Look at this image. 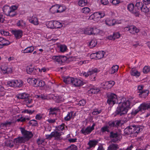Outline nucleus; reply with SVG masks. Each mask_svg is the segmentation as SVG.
I'll use <instances>...</instances> for the list:
<instances>
[{
    "label": "nucleus",
    "instance_id": "f257e3e1",
    "mask_svg": "<svg viewBox=\"0 0 150 150\" xmlns=\"http://www.w3.org/2000/svg\"><path fill=\"white\" fill-rule=\"evenodd\" d=\"M119 104V105L115 112L116 115L120 116L127 114L128 110L131 108L130 105L132 106L135 104L133 98H130L128 99L123 98Z\"/></svg>",
    "mask_w": 150,
    "mask_h": 150
},
{
    "label": "nucleus",
    "instance_id": "f03ea898",
    "mask_svg": "<svg viewBox=\"0 0 150 150\" xmlns=\"http://www.w3.org/2000/svg\"><path fill=\"white\" fill-rule=\"evenodd\" d=\"M18 6L16 5H12L9 6L8 5L4 6L2 10L4 14L7 16L13 17L16 16L17 15L16 10L17 9Z\"/></svg>",
    "mask_w": 150,
    "mask_h": 150
},
{
    "label": "nucleus",
    "instance_id": "7ed1b4c3",
    "mask_svg": "<svg viewBox=\"0 0 150 150\" xmlns=\"http://www.w3.org/2000/svg\"><path fill=\"white\" fill-rule=\"evenodd\" d=\"M47 26L50 29L59 28L62 26V23L57 21H51L48 22Z\"/></svg>",
    "mask_w": 150,
    "mask_h": 150
},
{
    "label": "nucleus",
    "instance_id": "20e7f679",
    "mask_svg": "<svg viewBox=\"0 0 150 150\" xmlns=\"http://www.w3.org/2000/svg\"><path fill=\"white\" fill-rule=\"evenodd\" d=\"M107 103L110 106H112L116 103L117 100V95L113 93H111L108 96Z\"/></svg>",
    "mask_w": 150,
    "mask_h": 150
},
{
    "label": "nucleus",
    "instance_id": "39448f33",
    "mask_svg": "<svg viewBox=\"0 0 150 150\" xmlns=\"http://www.w3.org/2000/svg\"><path fill=\"white\" fill-rule=\"evenodd\" d=\"M96 125L95 123H93L92 126L91 127L90 126H88L86 128H82L81 131L80 132L81 133L86 135L90 134L91 132L94 129V127Z\"/></svg>",
    "mask_w": 150,
    "mask_h": 150
},
{
    "label": "nucleus",
    "instance_id": "423d86ee",
    "mask_svg": "<svg viewBox=\"0 0 150 150\" xmlns=\"http://www.w3.org/2000/svg\"><path fill=\"white\" fill-rule=\"evenodd\" d=\"M121 125V120H117L113 121H110L108 123L107 125L109 129H110L113 127L118 128Z\"/></svg>",
    "mask_w": 150,
    "mask_h": 150
},
{
    "label": "nucleus",
    "instance_id": "0eeeda50",
    "mask_svg": "<svg viewBox=\"0 0 150 150\" xmlns=\"http://www.w3.org/2000/svg\"><path fill=\"white\" fill-rule=\"evenodd\" d=\"M21 130L23 135V137L25 138L26 141L31 138L33 136V134L31 132L25 130L24 128H21Z\"/></svg>",
    "mask_w": 150,
    "mask_h": 150
},
{
    "label": "nucleus",
    "instance_id": "6e6552de",
    "mask_svg": "<svg viewBox=\"0 0 150 150\" xmlns=\"http://www.w3.org/2000/svg\"><path fill=\"white\" fill-rule=\"evenodd\" d=\"M52 59L54 61L61 64L64 63L67 60V57L62 56H54L52 57Z\"/></svg>",
    "mask_w": 150,
    "mask_h": 150
},
{
    "label": "nucleus",
    "instance_id": "1a4fd4ad",
    "mask_svg": "<svg viewBox=\"0 0 150 150\" xmlns=\"http://www.w3.org/2000/svg\"><path fill=\"white\" fill-rule=\"evenodd\" d=\"M11 33L14 35L16 39H19L21 38L23 35V31L21 30H12Z\"/></svg>",
    "mask_w": 150,
    "mask_h": 150
},
{
    "label": "nucleus",
    "instance_id": "9d476101",
    "mask_svg": "<svg viewBox=\"0 0 150 150\" xmlns=\"http://www.w3.org/2000/svg\"><path fill=\"white\" fill-rule=\"evenodd\" d=\"M139 107L141 110V112L148 109L150 111V101L144 102Z\"/></svg>",
    "mask_w": 150,
    "mask_h": 150
},
{
    "label": "nucleus",
    "instance_id": "9b49d317",
    "mask_svg": "<svg viewBox=\"0 0 150 150\" xmlns=\"http://www.w3.org/2000/svg\"><path fill=\"white\" fill-rule=\"evenodd\" d=\"M29 22L35 25L39 24V21L38 17L35 15H33L29 17L28 19Z\"/></svg>",
    "mask_w": 150,
    "mask_h": 150
},
{
    "label": "nucleus",
    "instance_id": "f8f14e48",
    "mask_svg": "<svg viewBox=\"0 0 150 150\" xmlns=\"http://www.w3.org/2000/svg\"><path fill=\"white\" fill-rule=\"evenodd\" d=\"M119 134L118 132H115L113 131L110 132L109 137L110 139H113L112 140V142H116L119 140Z\"/></svg>",
    "mask_w": 150,
    "mask_h": 150
},
{
    "label": "nucleus",
    "instance_id": "ddd939ff",
    "mask_svg": "<svg viewBox=\"0 0 150 150\" xmlns=\"http://www.w3.org/2000/svg\"><path fill=\"white\" fill-rule=\"evenodd\" d=\"M26 141L25 138L22 136H19L14 139V142L16 145L19 146L22 143H25Z\"/></svg>",
    "mask_w": 150,
    "mask_h": 150
},
{
    "label": "nucleus",
    "instance_id": "4468645a",
    "mask_svg": "<svg viewBox=\"0 0 150 150\" xmlns=\"http://www.w3.org/2000/svg\"><path fill=\"white\" fill-rule=\"evenodd\" d=\"M127 9L131 13L136 14H138L137 9L134 7V5L133 4L131 3L128 4Z\"/></svg>",
    "mask_w": 150,
    "mask_h": 150
},
{
    "label": "nucleus",
    "instance_id": "2eb2a0df",
    "mask_svg": "<svg viewBox=\"0 0 150 150\" xmlns=\"http://www.w3.org/2000/svg\"><path fill=\"white\" fill-rule=\"evenodd\" d=\"M90 88L88 91V93L89 94L96 93L100 91L99 88L92 85L89 86Z\"/></svg>",
    "mask_w": 150,
    "mask_h": 150
},
{
    "label": "nucleus",
    "instance_id": "dca6fc26",
    "mask_svg": "<svg viewBox=\"0 0 150 150\" xmlns=\"http://www.w3.org/2000/svg\"><path fill=\"white\" fill-rule=\"evenodd\" d=\"M106 24L109 26L113 25L115 24H119L121 23L119 22V21H116L115 19H111L109 18H107L105 20Z\"/></svg>",
    "mask_w": 150,
    "mask_h": 150
},
{
    "label": "nucleus",
    "instance_id": "f3484780",
    "mask_svg": "<svg viewBox=\"0 0 150 150\" xmlns=\"http://www.w3.org/2000/svg\"><path fill=\"white\" fill-rule=\"evenodd\" d=\"M98 143V141L96 140H89L87 144V145H88V146L86 148L87 149L89 150L92 148H94Z\"/></svg>",
    "mask_w": 150,
    "mask_h": 150
},
{
    "label": "nucleus",
    "instance_id": "a211bd4d",
    "mask_svg": "<svg viewBox=\"0 0 150 150\" xmlns=\"http://www.w3.org/2000/svg\"><path fill=\"white\" fill-rule=\"evenodd\" d=\"M96 21L100 20V18H103L105 14L103 11H100L94 13Z\"/></svg>",
    "mask_w": 150,
    "mask_h": 150
},
{
    "label": "nucleus",
    "instance_id": "6ab92c4d",
    "mask_svg": "<svg viewBox=\"0 0 150 150\" xmlns=\"http://www.w3.org/2000/svg\"><path fill=\"white\" fill-rule=\"evenodd\" d=\"M71 84L75 86H81L83 85V82L79 79L73 78Z\"/></svg>",
    "mask_w": 150,
    "mask_h": 150
},
{
    "label": "nucleus",
    "instance_id": "aec40b11",
    "mask_svg": "<svg viewBox=\"0 0 150 150\" xmlns=\"http://www.w3.org/2000/svg\"><path fill=\"white\" fill-rule=\"evenodd\" d=\"M38 69L35 68H30L28 67L27 68L26 71L28 74L31 75H36L38 73Z\"/></svg>",
    "mask_w": 150,
    "mask_h": 150
},
{
    "label": "nucleus",
    "instance_id": "412c9836",
    "mask_svg": "<svg viewBox=\"0 0 150 150\" xmlns=\"http://www.w3.org/2000/svg\"><path fill=\"white\" fill-rule=\"evenodd\" d=\"M10 44V42L8 40L0 37V48H2L4 46L8 45Z\"/></svg>",
    "mask_w": 150,
    "mask_h": 150
},
{
    "label": "nucleus",
    "instance_id": "4be33fe9",
    "mask_svg": "<svg viewBox=\"0 0 150 150\" xmlns=\"http://www.w3.org/2000/svg\"><path fill=\"white\" fill-rule=\"evenodd\" d=\"M115 82L113 81H107L105 82L104 85V87L103 88L105 89H108L110 88L115 84Z\"/></svg>",
    "mask_w": 150,
    "mask_h": 150
},
{
    "label": "nucleus",
    "instance_id": "5701e85b",
    "mask_svg": "<svg viewBox=\"0 0 150 150\" xmlns=\"http://www.w3.org/2000/svg\"><path fill=\"white\" fill-rule=\"evenodd\" d=\"M95 69L96 70L95 72L94 73L93 72L92 73V74H91V75H89V78L91 81H94L96 80V75L97 72L99 71V70L96 68L91 69V71H93Z\"/></svg>",
    "mask_w": 150,
    "mask_h": 150
},
{
    "label": "nucleus",
    "instance_id": "b1692460",
    "mask_svg": "<svg viewBox=\"0 0 150 150\" xmlns=\"http://www.w3.org/2000/svg\"><path fill=\"white\" fill-rule=\"evenodd\" d=\"M53 137H54L55 140H60L61 139V133L55 130L52 132Z\"/></svg>",
    "mask_w": 150,
    "mask_h": 150
},
{
    "label": "nucleus",
    "instance_id": "393cba45",
    "mask_svg": "<svg viewBox=\"0 0 150 150\" xmlns=\"http://www.w3.org/2000/svg\"><path fill=\"white\" fill-rule=\"evenodd\" d=\"M105 53V52L103 51H99L96 53H93L91 56L93 55H95L96 56L97 59H100L104 57Z\"/></svg>",
    "mask_w": 150,
    "mask_h": 150
},
{
    "label": "nucleus",
    "instance_id": "a878e982",
    "mask_svg": "<svg viewBox=\"0 0 150 150\" xmlns=\"http://www.w3.org/2000/svg\"><path fill=\"white\" fill-rule=\"evenodd\" d=\"M16 25L20 28L23 29L26 26V23L23 20H20L18 21Z\"/></svg>",
    "mask_w": 150,
    "mask_h": 150
},
{
    "label": "nucleus",
    "instance_id": "bb28decb",
    "mask_svg": "<svg viewBox=\"0 0 150 150\" xmlns=\"http://www.w3.org/2000/svg\"><path fill=\"white\" fill-rule=\"evenodd\" d=\"M14 87H20L23 85V82L20 80H13Z\"/></svg>",
    "mask_w": 150,
    "mask_h": 150
},
{
    "label": "nucleus",
    "instance_id": "cd10ccee",
    "mask_svg": "<svg viewBox=\"0 0 150 150\" xmlns=\"http://www.w3.org/2000/svg\"><path fill=\"white\" fill-rule=\"evenodd\" d=\"M119 66L117 65H113L109 70V73L110 74H112L117 72L119 69Z\"/></svg>",
    "mask_w": 150,
    "mask_h": 150
},
{
    "label": "nucleus",
    "instance_id": "c85d7f7f",
    "mask_svg": "<svg viewBox=\"0 0 150 150\" xmlns=\"http://www.w3.org/2000/svg\"><path fill=\"white\" fill-rule=\"evenodd\" d=\"M139 31V30L134 25L130 26V33L133 35H135Z\"/></svg>",
    "mask_w": 150,
    "mask_h": 150
},
{
    "label": "nucleus",
    "instance_id": "c756f323",
    "mask_svg": "<svg viewBox=\"0 0 150 150\" xmlns=\"http://www.w3.org/2000/svg\"><path fill=\"white\" fill-rule=\"evenodd\" d=\"M49 115H56L57 111L58 110V108L55 107L54 108H50L49 109Z\"/></svg>",
    "mask_w": 150,
    "mask_h": 150
},
{
    "label": "nucleus",
    "instance_id": "7c9ffc66",
    "mask_svg": "<svg viewBox=\"0 0 150 150\" xmlns=\"http://www.w3.org/2000/svg\"><path fill=\"white\" fill-rule=\"evenodd\" d=\"M1 69L2 72L4 74H8L12 71V69L10 68H9L7 66H1Z\"/></svg>",
    "mask_w": 150,
    "mask_h": 150
},
{
    "label": "nucleus",
    "instance_id": "2f4dec72",
    "mask_svg": "<svg viewBox=\"0 0 150 150\" xmlns=\"http://www.w3.org/2000/svg\"><path fill=\"white\" fill-rule=\"evenodd\" d=\"M29 97V95L25 93H20L17 95V97L18 99L25 100Z\"/></svg>",
    "mask_w": 150,
    "mask_h": 150
},
{
    "label": "nucleus",
    "instance_id": "473e14b6",
    "mask_svg": "<svg viewBox=\"0 0 150 150\" xmlns=\"http://www.w3.org/2000/svg\"><path fill=\"white\" fill-rule=\"evenodd\" d=\"M130 72L132 76H135L136 77H139L140 75V72L134 68L131 69Z\"/></svg>",
    "mask_w": 150,
    "mask_h": 150
},
{
    "label": "nucleus",
    "instance_id": "72a5a7b5",
    "mask_svg": "<svg viewBox=\"0 0 150 150\" xmlns=\"http://www.w3.org/2000/svg\"><path fill=\"white\" fill-rule=\"evenodd\" d=\"M33 100L31 98L28 97L26 99H25L24 101V103L26 105L27 107L29 108H31L33 106V105H30L33 103Z\"/></svg>",
    "mask_w": 150,
    "mask_h": 150
},
{
    "label": "nucleus",
    "instance_id": "f704fd0d",
    "mask_svg": "<svg viewBox=\"0 0 150 150\" xmlns=\"http://www.w3.org/2000/svg\"><path fill=\"white\" fill-rule=\"evenodd\" d=\"M120 34L118 32L114 33L112 35H110L108 36L109 39L110 40H115V39H117L120 37Z\"/></svg>",
    "mask_w": 150,
    "mask_h": 150
},
{
    "label": "nucleus",
    "instance_id": "c9c22d12",
    "mask_svg": "<svg viewBox=\"0 0 150 150\" xmlns=\"http://www.w3.org/2000/svg\"><path fill=\"white\" fill-rule=\"evenodd\" d=\"M132 134H134V135H136L140 132V128L138 126L135 125H132Z\"/></svg>",
    "mask_w": 150,
    "mask_h": 150
},
{
    "label": "nucleus",
    "instance_id": "e433bc0d",
    "mask_svg": "<svg viewBox=\"0 0 150 150\" xmlns=\"http://www.w3.org/2000/svg\"><path fill=\"white\" fill-rule=\"evenodd\" d=\"M73 78L69 76H66L63 78V81L66 84L72 83Z\"/></svg>",
    "mask_w": 150,
    "mask_h": 150
},
{
    "label": "nucleus",
    "instance_id": "4c0bfd02",
    "mask_svg": "<svg viewBox=\"0 0 150 150\" xmlns=\"http://www.w3.org/2000/svg\"><path fill=\"white\" fill-rule=\"evenodd\" d=\"M103 31L101 30L98 29L96 27H93L92 35H101Z\"/></svg>",
    "mask_w": 150,
    "mask_h": 150
},
{
    "label": "nucleus",
    "instance_id": "58836bf2",
    "mask_svg": "<svg viewBox=\"0 0 150 150\" xmlns=\"http://www.w3.org/2000/svg\"><path fill=\"white\" fill-rule=\"evenodd\" d=\"M124 131L125 134L126 135L132 134V125L129 126L125 128Z\"/></svg>",
    "mask_w": 150,
    "mask_h": 150
},
{
    "label": "nucleus",
    "instance_id": "ea45409f",
    "mask_svg": "<svg viewBox=\"0 0 150 150\" xmlns=\"http://www.w3.org/2000/svg\"><path fill=\"white\" fill-rule=\"evenodd\" d=\"M74 112L73 111L68 112L67 116L64 117V120L67 121H69L72 118Z\"/></svg>",
    "mask_w": 150,
    "mask_h": 150
},
{
    "label": "nucleus",
    "instance_id": "a19ab883",
    "mask_svg": "<svg viewBox=\"0 0 150 150\" xmlns=\"http://www.w3.org/2000/svg\"><path fill=\"white\" fill-rule=\"evenodd\" d=\"M34 50L33 46H31L25 48L24 50L23 53H28L32 52Z\"/></svg>",
    "mask_w": 150,
    "mask_h": 150
},
{
    "label": "nucleus",
    "instance_id": "79ce46f5",
    "mask_svg": "<svg viewBox=\"0 0 150 150\" xmlns=\"http://www.w3.org/2000/svg\"><path fill=\"white\" fill-rule=\"evenodd\" d=\"M149 93V91L147 90H145L140 93L139 94V96L141 98H145L148 95Z\"/></svg>",
    "mask_w": 150,
    "mask_h": 150
},
{
    "label": "nucleus",
    "instance_id": "37998d69",
    "mask_svg": "<svg viewBox=\"0 0 150 150\" xmlns=\"http://www.w3.org/2000/svg\"><path fill=\"white\" fill-rule=\"evenodd\" d=\"M118 148V145L117 144H112L109 146L107 150H117Z\"/></svg>",
    "mask_w": 150,
    "mask_h": 150
},
{
    "label": "nucleus",
    "instance_id": "c03bdc74",
    "mask_svg": "<svg viewBox=\"0 0 150 150\" xmlns=\"http://www.w3.org/2000/svg\"><path fill=\"white\" fill-rule=\"evenodd\" d=\"M38 79L34 78L28 79H27V81L30 84L33 85L34 86H35V85H36Z\"/></svg>",
    "mask_w": 150,
    "mask_h": 150
},
{
    "label": "nucleus",
    "instance_id": "a18cd8bd",
    "mask_svg": "<svg viewBox=\"0 0 150 150\" xmlns=\"http://www.w3.org/2000/svg\"><path fill=\"white\" fill-rule=\"evenodd\" d=\"M58 5L56 4L50 8V11L52 13H57Z\"/></svg>",
    "mask_w": 150,
    "mask_h": 150
},
{
    "label": "nucleus",
    "instance_id": "49530a36",
    "mask_svg": "<svg viewBox=\"0 0 150 150\" xmlns=\"http://www.w3.org/2000/svg\"><path fill=\"white\" fill-rule=\"evenodd\" d=\"M97 44L96 40L95 39H93L91 41L89 44V46L90 48H93L95 47Z\"/></svg>",
    "mask_w": 150,
    "mask_h": 150
},
{
    "label": "nucleus",
    "instance_id": "de8ad7c7",
    "mask_svg": "<svg viewBox=\"0 0 150 150\" xmlns=\"http://www.w3.org/2000/svg\"><path fill=\"white\" fill-rule=\"evenodd\" d=\"M12 123L11 121H6L0 124L1 127H9Z\"/></svg>",
    "mask_w": 150,
    "mask_h": 150
},
{
    "label": "nucleus",
    "instance_id": "09e8293b",
    "mask_svg": "<svg viewBox=\"0 0 150 150\" xmlns=\"http://www.w3.org/2000/svg\"><path fill=\"white\" fill-rule=\"evenodd\" d=\"M93 28H86L84 31V33L88 35H92Z\"/></svg>",
    "mask_w": 150,
    "mask_h": 150
},
{
    "label": "nucleus",
    "instance_id": "8fccbe9b",
    "mask_svg": "<svg viewBox=\"0 0 150 150\" xmlns=\"http://www.w3.org/2000/svg\"><path fill=\"white\" fill-rule=\"evenodd\" d=\"M45 85V82L42 80L38 79L36 85H35V87L39 86L42 87Z\"/></svg>",
    "mask_w": 150,
    "mask_h": 150
},
{
    "label": "nucleus",
    "instance_id": "3c124183",
    "mask_svg": "<svg viewBox=\"0 0 150 150\" xmlns=\"http://www.w3.org/2000/svg\"><path fill=\"white\" fill-rule=\"evenodd\" d=\"M87 3V0H79L78 4L79 6L82 7L86 6Z\"/></svg>",
    "mask_w": 150,
    "mask_h": 150
},
{
    "label": "nucleus",
    "instance_id": "603ef678",
    "mask_svg": "<svg viewBox=\"0 0 150 150\" xmlns=\"http://www.w3.org/2000/svg\"><path fill=\"white\" fill-rule=\"evenodd\" d=\"M141 10L142 11L147 13L150 11L149 9L144 4L141 7Z\"/></svg>",
    "mask_w": 150,
    "mask_h": 150
},
{
    "label": "nucleus",
    "instance_id": "864d4df0",
    "mask_svg": "<svg viewBox=\"0 0 150 150\" xmlns=\"http://www.w3.org/2000/svg\"><path fill=\"white\" fill-rule=\"evenodd\" d=\"M67 127L65 126V125L64 123H62L60 125L56 126V129L58 131H62L65 129V127Z\"/></svg>",
    "mask_w": 150,
    "mask_h": 150
},
{
    "label": "nucleus",
    "instance_id": "5fc2aeb1",
    "mask_svg": "<svg viewBox=\"0 0 150 150\" xmlns=\"http://www.w3.org/2000/svg\"><path fill=\"white\" fill-rule=\"evenodd\" d=\"M96 71V69H95L93 71H91V70H89L87 72H84L82 73L83 76L86 77H87L88 76H89L91 74H92L93 72L95 73Z\"/></svg>",
    "mask_w": 150,
    "mask_h": 150
},
{
    "label": "nucleus",
    "instance_id": "6e6d98bb",
    "mask_svg": "<svg viewBox=\"0 0 150 150\" xmlns=\"http://www.w3.org/2000/svg\"><path fill=\"white\" fill-rule=\"evenodd\" d=\"M45 139L40 138L37 139V142L38 145L42 144L44 145L45 143Z\"/></svg>",
    "mask_w": 150,
    "mask_h": 150
},
{
    "label": "nucleus",
    "instance_id": "4d7b16f0",
    "mask_svg": "<svg viewBox=\"0 0 150 150\" xmlns=\"http://www.w3.org/2000/svg\"><path fill=\"white\" fill-rule=\"evenodd\" d=\"M91 11L89 8L87 7H85L82 8L81 11L82 13L87 14L89 13Z\"/></svg>",
    "mask_w": 150,
    "mask_h": 150
},
{
    "label": "nucleus",
    "instance_id": "13d9d810",
    "mask_svg": "<svg viewBox=\"0 0 150 150\" xmlns=\"http://www.w3.org/2000/svg\"><path fill=\"white\" fill-rule=\"evenodd\" d=\"M100 131L102 133H104L106 132H110L109 129L107 126V125H106L100 129Z\"/></svg>",
    "mask_w": 150,
    "mask_h": 150
},
{
    "label": "nucleus",
    "instance_id": "bf43d9fd",
    "mask_svg": "<svg viewBox=\"0 0 150 150\" xmlns=\"http://www.w3.org/2000/svg\"><path fill=\"white\" fill-rule=\"evenodd\" d=\"M102 110L101 109H99L98 108L95 109L92 112L93 115H97L101 113Z\"/></svg>",
    "mask_w": 150,
    "mask_h": 150
},
{
    "label": "nucleus",
    "instance_id": "052dcab7",
    "mask_svg": "<svg viewBox=\"0 0 150 150\" xmlns=\"http://www.w3.org/2000/svg\"><path fill=\"white\" fill-rule=\"evenodd\" d=\"M139 111L141 112V110L139 107L136 110H134L131 112V114L132 116H134L136 115Z\"/></svg>",
    "mask_w": 150,
    "mask_h": 150
},
{
    "label": "nucleus",
    "instance_id": "680f3d73",
    "mask_svg": "<svg viewBox=\"0 0 150 150\" xmlns=\"http://www.w3.org/2000/svg\"><path fill=\"white\" fill-rule=\"evenodd\" d=\"M38 122L37 121L35 120H32L29 122V124L30 125L32 126H36L38 125Z\"/></svg>",
    "mask_w": 150,
    "mask_h": 150
},
{
    "label": "nucleus",
    "instance_id": "e2e57ef3",
    "mask_svg": "<svg viewBox=\"0 0 150 150\" xmlns=\"http://www.w3.org/2000/svg\"><path fill=\"white\" fill-rule=\"evenodd\" d=\"M143 4L142 2H137L135 4V8L137 9L138 13V10L141 8V7Z\"/></svg>",
    "mask_w": 150,
    "mask_h": 150
},
{
    "label": "nucleus",
    "instance_id": "0e129e2a",
    "mask_svg": "<svg viewBox=\"0 0 150 150\" xmlns=\"http://www.w3.org/2000/svg\"><path fill=\"white\" fill-rule=\"evenodd\" d=\"M60 51L62 52H65L67 49V47L64 45H60L59 46Z\"/></svg>",
    "mask_w": 150,
    "mask_h": 150
},
{
    "label": "nucleus",
    "instance_id": "69168bd1",
    "mask_svg": "<svg viewBox=\"0 0 150 150\" xmlns=\"http://www.w3.org/2000/svg\"><path fill=\"white\" fill-rule=\"evenodd\" d=\"M65 9V8L62 6H59L58 5V13H61L64 11Z\"/></svg>",
    "mask_w": 150,
    "mask_h": 150
},
{
    "label": "nucleus",
    "instance_id": "338daca9",
    "mask_svg": "<svg viewBox=\"0 0 150 150\" xmlns=\"http://www.w3.org/2000/svg\"><path fill=\"white\" fill-rule=\"evenodd\" d=\"M150 71V67L149 66H145L143 69V72L144 74H147Z\"/></svg>",
    "mask_w": 150,
    "mask_h": 150
},
{
    "label": "nucleus",
    "instance_id": "774afa93",
    "mask_svg": "<svg viewBox=\"0 0 150 150\" xmlns=\"http://www.w3.org/2000/svg\"><path fill=\"white\" fill-rule=\"evenodd\" d=\"M77 147L74 145H72L66 149L67 150H77Z\"/></svg>",
    "mask_w": 150,
    "mask_h": 150
}]
</instances>
